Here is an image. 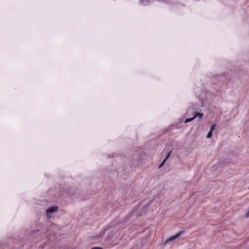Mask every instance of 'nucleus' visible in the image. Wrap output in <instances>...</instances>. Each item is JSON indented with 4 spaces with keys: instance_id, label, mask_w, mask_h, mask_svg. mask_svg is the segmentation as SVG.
Masks as SVG:
<instances>
[{
    "instance_id": "1",
    "label": "nucleus",
    "mask_w": 249,
    "mask_h": 249,
    "mask_svg": "<svg viewBox=\"0 0 249 249\" xmlns=\"http://www.w3.org/2000/svg\"><path fill=\"white\" fill-rule=\"evenodd\" d=\"M182 233V232L180 231V232H178L176 234L172 236L171 237H170L169 239H168L167 240V241H166V243H167L170 241H173L174 240H175L176 239L178 238Z\"/></svg>"
},
{
    "instance_id": "2",
    "label": "nucleus",
    "mask_w": 249,
    "mask_h": 249,
    "mask_svg": "<svg viewBox=\"0 0 249 249\" xmlns=\"http://www.w3.org/2000/svg\"><path fill=\"white\" fill-rule=\"evenodd\" d=\"M58 207L57 206H55V207H51L50 208H49L47 211H46V213H47V215L48 217H49V213H53L54 212H56L57 210H58Z\"/></svg>"
},
{
    "instance_id": "3",
    "label": "nucleus",
    "mask_w": 249,
    "mask_h": 249,
    "mask_svg": "<svg viewBox=\"0 0 249 249\" xmlns=\"http://www.w3.org/2000/svg\"><path fill=\"white\" fill-rule=\"evenodd\" d=\"M197 116H199V118H201L202 117L203 114H200V113H196L194 117L191 118L186 119L185 121V123H187L190 122L192 121V120H193L195 118H196Z\"/></svg>"
},
{
    "instance_id": "4",
    "label": "nucleus",
    "mask_w": 249,
    "mask_h": 249,
    "mask_svg": "<svg viewBox=\"0 0 249 249\" xmlns=\"http://www.w3.org/2000/svg\"><path fill=\"white\" fill-rule=\"evenodd\" d=\"M170 155V152H169L167 154L166 158L164 160L162 161V162L160 165L159 168H161L163 165V164H164V163L166 161V160L169 158Z\"/></svg>"
},
{
    "instance_id": "5",
    "label": "nucleus",
    "mask_w": 249,
    "mask_h": 249,
    "mask_svg": "<svg viewBox=\"0 0 249 249\" xmlns=\"http://www.w3.org/2000/svg\"><path fill=\"white\" fill-rule=\"evenodd\" d=\"M215 128V124H212L211 126V128H210V131H211L213 132V131L214 130Z\"/></svg>"
},
{
    "instance_id": "6",
    "label": "nucleus",
    "mask_w": 249,
    "mask_h": 249,
    "mask_svg": "<svg viewBox=\"0 0 249 249\" xmlns=\"http://www.w3.org/2000/svg\"><path fill=\"white\" fill-rule=\"evenodd\" d=\"M212 136V132L209 131L207 134V137L208 138H211Z\"/></svg>"
},
{
    "instance_id": "7",
    "label": "nucleus",
    "mask_w": 249,
    "mask_h": 249,
    "mask_svg": "<svg viewBox=\"0 0 249 249\" xmlns=\"http://www.w3.org/2000/svg\"><path fill=\"white\" fill-rule=\"evenodd\" d=\"M246 217H249V210H248V211L247 212V213L246 214Z\"/></svg>"
},
{
    "instance_id": "8",
    "label": "nucleus",
    "mask_w": 249,
    "mask_h": 249,
    "mask_svg": "<svg viewBox=\"0 0 249 249\" xmlns=\"http://www.w3.org/2000/svg\"><path fill=\"white\" fill-rule=\"evenodd\" d=\"M92 249H103L102 248H100V247H94V248H92Z\"/></svg>"
}]
</instances>
